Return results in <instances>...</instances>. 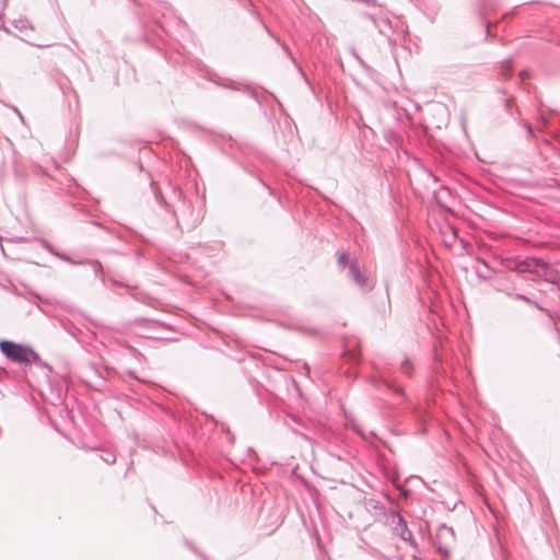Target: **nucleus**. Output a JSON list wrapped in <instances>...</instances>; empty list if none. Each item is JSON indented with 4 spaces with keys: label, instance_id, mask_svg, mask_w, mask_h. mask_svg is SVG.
Wrapping results in <instances>:
<instances>
[{
    "label": "nucleus",
    "instance_id": "obj_1",
    "mask_svg": "<svg viewBox=\"0 0 560 560\" xmlns=\"http://www.w3.org/2000/svg\"><path fill=\"white\" fill-rule=\"evenodd\" d=\"M0 350L13 362L26 365L31 363H40L39 355L28 346L19 345L10 340H1Z\"/></svg>",
    "mask_w": 560,
    "mask_h": 560
},
{
    "label": "nucleus",
    "instance_id": "obj_2",
    "mask_svg": "<svg viewBox=\"0 0 560 560\" xmlns=\"http://www.w3.org/2000/svg\"><path fill=\"white\" fill-rule=\"evenodd\" d=\"M12 24L15 30L21 32V34H23L25 36V40L27 43H30L36 47H49L50 46V44H48V43H36L33 40L30 33L34 31V27H33L32 23L30 22V20H27L26 18L15 19V20H13Z\"/></svg>",
    "mask_w": 560,
    "mask_h": 560
},
{
    "label": "nucleus",
    "instance_id": "obj_3",
    "mask_svg": "<svg viewBox=\"0 0 560 560\" xmlns=\"http://www.w3.org/2000/svg\"><path fill=\"white\" fill-rule=\"evenodd\" d=\"M349 276L361 289L371 290L373 288L372 281L360 272L355 261H351L349 265Z\"/></svg>",
    "mask_w": 560,
    "mask_h": 560
},
{
    "label": "nucleus",
    "instance_id": "obj_4",
    "mask_svg": "<svg viewBox=\"0 0 560 560\" xmlns=\"http://www.w3.org/2000/svg\"><path fill=\"white\" fill-rule=\"evenodd\" d=\"M393 529L394 533L399 536L402 540L409 541L412 538V533L409 530L406 521L400 515L393 517Z\"/></svg>",
    "mask_w": 560,
    "mask_h": 560
},
{
    "label": "nucleus",
    "instance_id": "obj_5",
    "mask_svg": "<svg viewBox=\"0 0 560 560\" xmlns=\"http://www.w3.org/2000/svg\"><path fill=\"white\" fill-rule=\"evenodd\" d=\"M446 535L452 536V535H453V529H452L451 527H448V526H446V525H444V524H443V525H441V526L439 527L438 536H439L440 538H442V537H445Z\"/></svg>",
    "mask_w": 560,
    "mask_h": 560
},
{
    "label": "nucleus",
    "instance_id": "obj_6",
    "mask_svg": "<svg viewBox=\"0 0 560 560\" xmlns=\"http://www.w3.org/2000/svg\"><path fill=\"white\" fill-rule=\"evenodd\" d=\"M338 264L345 266L347 264V255L345 253L339 254Z\"/></svg>",
    "mask_w": 560,
    "mask_h": 560
},
{
    "label": "nucleus",
    "instance_id": "obj_7",
    "mask_svg": "<svg viewBox=\"0 0 560 560\" xmlns=\"http://www.w3.org/2000/svg\"><path fill=\"white\" fill-rule=\"evenodd\" d=\"M107 464H114L116 458L115 455L107 453L106 456L103 458Z\"/></svg>",
    "mask_w": 560,
    "mask_h": 560
},
{
    "label": "nucleus",
    "instance_id": "obj_8",
    "mask_svg": "<svg viewBox=\"0 0 560 560\" xmlns=\"http://www.w3.org/2000/svg\"><path fill=\"white\" fill-rule=\"evenodd\" d=\"M401 369H402V372L406 373V374H409L410 371H409V361L406 360L402 365H401Z\"/></svg>",
    "mask_w": 560,
    "mask_h": 560
},
{
    "label": "nucleus",
    "instance_id": "obj_9",
    "mask_svg": "<svg viewBox=\"0 0 560 560\" xmlns=\"http://www.w3.org/2000/svg\"><path fill=\"white\" fill-rule=\"evenodd\" d=\"M62 258L67 261H71L69 257L62 256Z\"/></svg>",
    "mask_w": 560,
    "mask_h": 560
}]
</instances>
